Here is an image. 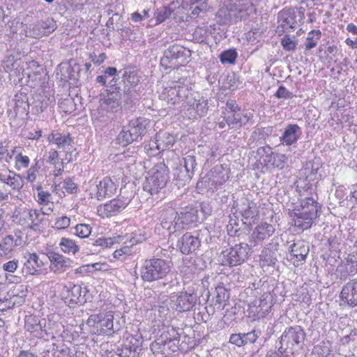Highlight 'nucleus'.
Here are the masks:
<instances>
[{
	"label": "nucleus",
	"mask_w": 357,
	"mask_h": 357,
	"mask_svg": "<svg viewBox=\"0 0 357 357\" xmlns=\"http://www.w3.org/2000/svg\"><path fill=\"white\" fill-rule=\"evenodd\" d=\"M321 205L313 197H305L301 202V208H296L291 214L294 225L305 230L310 229L314 220L319 216Z\"/></svg>",
	"instance_id": "f257e3e1"
},
{
	"label": "nucleus",
	"mask_w": 357,
	"mask_h": 357,
	"mask_svg": "<svg viewBox=\"0 0 357 357\" xmlns=\"http://www.w3.org/2000/svg\"><path fill=\"white\" fill-rule=\"evenodd\" d=\"M13 218L20 225L37 234L43 231L45 220L40 210L26 207H16Z\"/></svg>",
	"instance_id": "f03ea898"
},
{
	"label": "nucleus",
	"mask_w": 357,
	"mask_h": 357,
	"mask_svg": "<svg viewBox=\"0 0 357 357\" xmlns=\"http://www.w3.org/2000/svg\"><path fill=\"white\" fill-rule=\"evenodd\" d=\"M305 337L306 333L301 326L287 327L280 337V347L278 351L282 354H293L303 349Z\"/></svg>",
	"instance_id": "7ed1b4c3"
},
{
	"label": "nucleus",
	"mask_w": 357,
	"mask_h": 357,
	"mask_svg": "<svg viewBox=\"0 0 357 357\" xmlns=\"http://www.w3.org/2000/svg\"><path fill=\"white\" fill-rule=\"evenodd\" d=\"M170 270L169 261L161 258H152L144 261L140 275L143 281L151 282L164 278Z\"/></svg>",
	"instance_id": "20e7f679"
},
{
	"label": "nucleus",
	"mask_w": 357,
	"mask_h": 357,
	"mask_svg": "<svg viewBox=\"0 0 357 357\" xmlns=\"http://www.w3.org/2000/svg\"><path fill=\"white\" fill-rule=\"evenodd\" d=\"M191 56V51L178 44L169 46L163 52L160 66L165 70H172L185 66Z\"/></svg>",
	"instance_id": "39448f33"
},
{
	"label": "nucleus",
	"mask_w": 357,
	"mask_h": 357,
	"mask_svg": "<svg viewBox=\"0 0 357 357\" xmlns=\"http://www.w3.org/2000/svg\"><path fill=\"white\" fill-rule=\"evenodd\" d=\"M169 169L164 162L156 164L149 172L143 183L144 190L151 195L158 194L169 181Z\"/></svg>",
	"instance_id": "423d86ee"
},
{
	"label": "nucleus",
	"mask_w": 357,
	"mask_h": 357,
	"mask_svg": "<svg viewBox=\"0 0 357 357\" xmlns=\"http://www.w3.org/2000/svg\"><path fill=\"white\" fill-rule=\"evenodd\" d=\"M209 231L204 227L192 232L185 233L178 239L176 247L183 255H190L197 250L202 242H207Z\"/></svg>",
	"instance_id": "0eeeda50"
},
{
	"label": "nucleus",
	"mask_w": 357,
	"mask_h": 357,
	"mask_svg": "<svg viewBox=\"0 0 357 357\" xmlns=\"http://www.w3.org/2000/svg\"><path fill=\"white\" fill-rule=\"evenodd\" d=\"M86 324L90 327L91 333L96 335H110L119 330L114 326V315L112 312L91 314Z\"/></svg>",
	"instance_id": "6e6552de"
},
{
	"label": "nucleus",
	"mask_w": 357,
	"mask_h": 357,
	"mask_svg": "<svg viewBox=\"0 0 357 357\" xmlns=\"http://www.w3.org/2000/svg\"><path fill=\"white\" fill-rule=\"evenodd\" d=\"M251 248L247 243L236 244L222 251L219 256V261L223 266H236L243 263L248 258Z\"/></svg>",
	"instance_id": "1a4fd4ad"
},
{
	"label": "nucleus",
	"mask_w": 357,
	"mask_h": 357,
	"mask_svg": "<svg viewBox=\"0 0 357 357\" xmlns=\"http://www.w3.org/2000/svg\"><path fill=\"white\" fill-rule=\"evenodd\" d=\"M143 339L141 334L130 335L116 350L107 351L106 357H137L142 351Z\"/></svg>",
	"instance_id": "9d476101"
},
{
	"label": "nucleus",
	"mask_w": 357,
	"mask_h": 357,
	"mask_svg": "<svg viewBox=\"0 0 357 357\" xmlns=\"http://www.w3.org/2000/svg\"><path fill=\"white\" fill-rule=\"evenodd\" d=\"M89 291L86 287L70 283L63 287L61 296L63 302L70 307L83 305L86 303Z\"/></svg>",
	"instance_id": "9b49d317"
},
{
	"label": "nucleus",
	"mask_w": 357,
	"mask_h": 357,
	"mask_svg": "<svg viewBox=\"0 0 357 357\" xmlns=\"http://www.w3.org/2000/svg\"><path fill=\"white\" fill-rule=\"evenodd\" d=\"M229 179V169L227 165L214 166L207 174L198 181L197 185L208 188L213 191L222 185Z\"/></svg>",
	"instance_id": "f8f14e48"
},
{
	"label": "nucleus",
	"mask_w": 357,
	"mask_h": 357,
	"mask_svg": "<svg viewBox=\"0 0 357 357\" xmlns=\"http://www.w3.org/2000/svg\"><path fill=\"white\" fill-rule=\"evenodd\" d=\"M204 213L203 218H206V213L203 204L197 205H189L182 208L179 211L176 212L178 215L177 221H179L181 229H189L195 227L200 222L199 212Z\"/></svg>",
	"instance_id": "ddd939ff"
},
{
	"label": "nucleus",
	"mask_w": 357,
	"mask_h": 357,
	"mask_svg": "<svg viewBox=\"0 0 357 357\" xmlns=\"http://www.w3.org/2000/svg\"><path fill=\"white\" fill-rule=\"evenodd\" d=\"M82 72L83 68L81 65L76 63L75 60H70L68 64H65L61 68V79L72 86H77L81 84L80 78Z\"/></svg>",
	"instance_id": "4468645a"
},
{
	"label": "nucleus",
	"mask_w": 357,
	"mask_h": 357,
	"mask_svg": "<svg viewBox=\"0 0 357 357\" xmlns=\"http://www.w3.org/2000/svg\"><path fill=\"white\" fill-rule=\"evenodd\" d=\"M176 296V300L173 301L175 310L180 312L193 310L199 298L194 289L182 291L177 294Z\"/></svg>",
	"instance_id": "2eb2a0df"
},
{
	"label": "nucleus",
	"mask_w": 357,
	"mask_h": 357,
	"mask_svg": "<svg viewBox=\"0 0 357 357\" xmlns=\"http://www.w3.org/2000/svg\"><path fill=\"white\" fill-rule=\"evenodd\" d=\"M309 251V245L306 242L298 241L290 245L287 259L292 261L294 266H298L305 261Z\"/></svg>",
	"instance_id": "dca6fc26"
},
{
	"label": "nucleus",
	"mask_w": 357,
	"mask_h": 357,
	"mask_svg": "<svg viewBox=\"0 0 357 357\" xmlns=\"http://www.w3.org/2000/svg\"><path fill=\"white\" fill-rule=\"evenodd\" d=\"M14 107L13 111L10 109L8 115L11 118H26L29 112V98L25 93H18L15 96L13 99Z\"/></svg>",
	"instance_id": "f3484780"
},
{
	"label": "nucleus",
	"mask_w": 357,
	"mask_h": 357,
	"mask_svg": "<svg viewBox=\"0 0 357 357\" xmlns=\"http://www.w3.org/2000/svg\"><path fill=\"white\" fill-rule=\"evenodd\" d=\"M337 277L345 281L350 275H354L357 272V256L354 254H349L347 257L341 261L337 269Z\"/></svg>",
	"instance_id": "a211bd4d"
},
{
	"label": "nucleus",
	"mask_w": 357,
	"mask_h": 357,
	"mask_svg": "<svg viewBox=\"0 0 357 357\" xmlns=\"http://www.w3.org/2000/svg\"><path fill=\"white\" fill-rule=\"evenodd\" d=\"M57 28L56 22L53 18L47 17L45 20H40L33 24L29 29L30 36L39 38L54 32Z\"/></svg>",
	"instance_id": "6ab92c4d"
},
{
	"label": "nucleus",
	"mask_w": 357,
	"mask_h": 357,
	"mask_svg": "<svg viewBox=\"0 0 357 357\" xmlns=\"http://www.w3.org/2000/svg\"><path fill=\"white\" fill-rule=\"evenodd\" d=\"M134 196V194L130 192L129 196L123 199L124 197L121 194L117 199H114L105 204L103 208L105 215L107 216H112L120 213L130 204Z\"/></svg>",
	"instance_id": "aec40b11"
},
{
	"label": "nucleus",
	"mask_w": 357,
	"mask_h": 357,
	"mask_svg": "<svg viewBox=\"0 0 357 357\" xmlns=\"http://www.w3.org/2000/svg\"><path fill=\"white\" fill-rule=\"evenodd\" d=\"M272 298L270 294H264L259 300L255 301L252 305L250 306L251 312L258 318L265 317L273 306Z\"/></svg>",
	"instance_id": "412c9836"
},
{
	"label": "nucleus",
	"mask_w": 357,
	"mask_h": 357,
	"mask_svg": "<svg viewBox=\"0 0 357 357\" xmlns=\"http://www.w3.org/2000/svg\"><path fill=\"white\" fill-rule=\"evenodd\" d=\"M275 231V229L273 225L266 222L261 223L258 225L253 230L250 237L249 242L250 243L251 245L255 246L258 243L261 242L271 236L274 234Z\"/></svg>",
	"instance_id": "4be33fe9"
},
{
	"label": "nucleus",
	"mask_w": 357,
	"mask_h": 357,
	"mask_svg": "<svg viewBox=\"0 0 357 357\" xmlns=\"http://www.w3.org/2000/svg\"><path fill=\"white\" fill-rule=\"evenodd\" d=\"M340 297L350 307L357 305V278L350 280L342 287Z\"/></svg>",
	"instance_id": "5701e85b"
},
{
	"label": "nucleus",
	"mask_w": 357,
	"mask_h": 357,
	"mask_svg": "<svg viewBox=\"0 0 357 357\" xmlns=\"http://www.w3.org/2000/svg\"><path fill=\"white\" fill-rule=\"evenodd\" d=\"M178 215L176 212L172 209L163 211L161 215V226L166 229L169 234L181 229L179 221H177Z\"/></svg>",
	"instance_id": "b1692460"
},
{
	"label": "nucleus",
	"mask_w": 357,
	"mask_h": 357,
	"mask_svg": "<svg viewBox=\"0 0 357 357\" xmlns=\"http://www.w3.org/2000/svg\"><path fill=\"white\" fill-rule=\"evenodd\" d=\"M260 335L261 331L255 329L248 333H234L230 335L229 342L241 347L248 344L255 343Z\"/></svg>",
	"instance_id": "393cba45"
},
{
	"label": "nucleus",
	"mask_w": 357,
	"mask_h": 357,
	"mask_svg": "<svg viewBox=\"0 0 357 357\" xmlns=\"http://www.w3.org/2000/svg\"><path fill=\"white\" fill-rule=\"evenodd\" d=\"M24 257L26 259L24 264V269L25 270L26 273L29 275L40 274V268L45 264L43 259L45 257L43 256V258H41L36 253L30 252H27Z\"/></svg>",
	"instance_id": "a878e982"
},
{
	"label": "nucleus",
	"mask_w": 357,
	"mask_h": 357,
	"mask_svg": "<svg viewBox=\"0 0 357 357\" xmlns=\"http://www.w3.org/2000/svg\"><path fill=\"white\" fill-rule=\"evenodd\" d=\"M223 119L229 128L238 129L246 125L250 120V114L241 110L238 112L230 113L225 116Z\"/></svg>",
	"instance_id": "bb28decb"
},
{
	"label": "nucleus",
	"mask_w": 357,
	"mask_h": 357,
	"mask_svg": "<svg viewBox=\"0 0 357 357\" xmlns=\"http://www.w3.org/2000/svg\"><path fill=\"white\" fill-rule=\"evenodd\" d=\"M188 103L190 105L187 109L188 114L195 119L197 116H204L208 112V100L204 97H195L192 100H188Z\"/></svg>",
	"instance_id": "cd10ccee"
},
{
	"label": "nucleus",
	"mask_w": 357,
	"mask_h": 357,
	"mask_svg": "<svg viewBox=\"0 0 357 357\" xmlns=\"http://www.w3.org/2000/svg\"><path fill=\"white\" fill-rule=\"evenodd\" d=\"M47 257L50 261V268L54 273L64 272L70 266L71 261L57 252L50 251L47 253Z\"/></svg>",
	"instance_id": "c85d7f7f"
},
{
	"label": "nucleus",
	"mask_w": 357,
	"mask_h": 357,
	"mask_svg": "<svg viewBox=\"0 0 357 357\" xmlns=\"http://www.w3.org/2000/svg\"><path fill=\"white\" fill-rule=\"evenodd\" d=\"M301 134V128L297 124H289L284 128L280 141L282 144L291 146L299 139Z\"/></svg>",
	"instance_id": "c756f323"
},
{
	"label": "nucleus",
	"mask_w": 357,
	"mask_h": 357,
	"mask_svg": "<svg viewBox=\"0 0 357 357\" xmlns=\"http://www.w3.org/2000/svg\"><path fill=\"white\" fill-rule=\"evenodd\" d=\"M0 181L16 191H20L24 186L22 177L20 174L10 170L0 172Z\"/></svg>",
	"instance_id": "7c9ffc66"
},
{
	"label": "nucleus",
	"mask_w": 357,
	"mask_h": 357,
	"mask_svg": "<svg viewBox=\"0 0 357 357\" xmlns=\"http://www.w3.org/2000/svg\"><path fill=\"white\" fill-rule=\"evenodd\" d=\"M296 15L294 8H285L278 14V20L281 22L282 29H294L297 25Z\"/></svg>",
	"instance_id": "2f4dec72"
},
{
	"label": "nucleus",
	"mask_w": 357,
	"mask_h": 357,
	"mask_svg": "<svg viewBox=\"0 0 357 357\" xmlns=\"http://www.w3.org/2000/svg\"><path fill=\"white\" fill-rule=\"evenodd\" d=\"M119 75H121V82L123 86L129 88L130 89H135V88L140 82V77L136 70L130 68H126L119 71Z\"/></svg>",
	"instance_id": "473e14b6"
},
{
	"label": "nucleus",
	"mask_w": 357,
	"mask_h": 357,
	"mask_svg": "<svg viewBox=\"0 0 357 357\" xmlns=\"http://www.w3.org/2000/svg\"><path fill=\"white\" fill-rule=\"evenodd\" d=\"M96 198L100 200L114 195L116 188L115 183L109 177H105L96 185Z\"/></svg>",
	"instance_id": "72a5a7b5"
},
{
	"label": "nucleus",
	"mask_w": 357,
	"mask_h": 357,
	"mask_svg": "<svg viewBox=\"0 0 357 357\" xmlns=\"http://www.w3.org/2000/svg\"><path fill=\"white\" fill-rule=\"evenodd\" d=\"M150 125V120L145 117L134 118L129 121L128 126L130 130L141 139L147 132Z\"/></svg>",
	"instance_id": "f704fd0d"
},
{
	"label": "nucleus",
	"mask_w": 357,
	"mask_h": 357,
	"mask_svg": "<svg viewBox=\"0 0 357 357\" xmlns=\"http://www.w3.org/2000/svg\"><path fill=\"white\" fill-rule=\"evenodd\" d=\"M27 291V289L23 285L10 290L6 295L8 298V305H11L13 307L22 305L25 301Z\"/></svg>",
	"instance_id": "c9c22d12"
},
{
	"label": "nucleus",
	"mask_w": 357,
	"mask_h": 357,
	"mask_svg": "<svg viewBox=\"0 0 357 357\" xmlns=\"http://www.w3.org/2000/svg\"><path fill=\"white\" fill-rule=\"evenodd\" d=\"M193 176L190 174L181 164L173 172V182L178 188L183 187L189 183Z\"/></svg>",
	"instance_id": "e433bc0d"
},
{
	"label": "nucleus",
	"mask_w": 357,
	"mask_h": 357,
	"mask_svg": "<svg viewBox=\"0 0 357 357\" xmlns=\"http://www.w3.org/2000/svg\"><path fill=\"white\" fill-rule=\"evenodd\" d=\"M139 139L137 135L130 130L128 125L122 128L116 137L117 143L122 146H126L134 142H137Z\"/></svg>",
	"instance_id": "4c0bfd02"
},
{
	"label": "nucleus",
	"mask_w": 357,
	"mask_h": 357,
	"mask_svg": "<svg viewBox=\"0 0 357 357\" xmlns=\"http://www.w3.org/2000/svg\"><path fill=\"white\" fill-rule=\"evenodd\" d=\"M135 89H130L128 87L123 88V94L121 103H123V107L125 109H131L138 101L137 96L135 94Z\"/></svg>",
	"instance_id": "58836bf2"
},
{
	"label": "nucleus",
	"mask_w": 357,
	"mask_h": 357,
	"mask_svg": "<svg viewBox=\"0 0 357 357\" xmlns=\"http://www.w3.org/2000/svg\"><path fill=\"white\" fill-rule=\"evenodd\" d=\"M157 143L159 144V149L161 151L169 149L174 144L175 137L167 132H160L155 135Z\"/></svg>",
	"instance_id": "ea45409f"
},
{
	"label": "nucleus",
	"mask_w": 357,
	"mask_h": 357,
	"mask_svg": "<svg viewBox=\"0 0 357 357\" xmlns=\"http://www.w3.org/2000/svg\"><path fill=\"white\" fill-rule=\"evenodd\" d=\"M25 328L37 337L41 338L44 334H46L45 330L43 329L40 321L35 317H29L25 320Z\"/></svg>",
	"instance_id": "a19ab883"
},
{
	"label": "nucleus",
	"mask_w": 357,
	"mask_h": 357,
	"mask_svg": "<svg viewBox=\"0 0 357 357\" xmlns=\"http://www.w3.org/2000/svg\"><path fill=\"white\" fill-rule=\"evenodd\" d=\"M260 264L262 267L274 266L278 261L277 251L268 248H264L259 256Z\"/></svg>",
	"instance_id": "79ce46f5"
},
{
	"label": "nucleus",
	"mask_w": 357,
	"mask_h": 357,
	"mask_svg": "<svg viewBox=\"0 0 357 357\" xmlns=\"http://www.w3.org/2000/svg\"><path fill=\"white\" fill-rule=\"evenodd\" d=\"M49 140L55 143L59 149L68 148L71 146L73 139L70 134L62 135L59 132H52L48 137Z\"/></svg>",
	"instance_id": "37998d69"
},
{
	"label": "nucleus",
	"mask_w": 357,
	"mask_h": 357,
	"mask_svg": "<svg viewBox=\"0 0 357 357\" xmlns=\"http://www.w3.org/2000/svg\"><path fill=\"white\" fill-rule=\"evenodd\" d=\"M173 85L169 86V89L167 90V102L176 105L179 102L180 99L185 96L183 92V87L177 84L176 83H172Z\"/></svg>",
	"instance_id": "c03bdc74"
},
{
	"label": "nucleus",
	"mask_w": 357,
	"mask_h": 357,
	"mask_svg": "<svg viewBox=\"0 0 357 357\" xmlns=\"http://www.w3.org/2000/svg\"><path fill=\"white\" fill-rule=\"evenodd\" d=\"M100 96L102 97L101 100L112 108H117L121 105L122 94L116 93V92L110 91L102 93Z\"/></svg>",
	"instance_id": "a18cd8bd"
},
{
	"label": "nucleus",
	"mask_w": 357,
	"mask_h": 357,
	"mask_svg": "<svg viewBox=\"0 0 357 357\" xmlns=\"http://www.w3.org/2000/svg\"><path fill=\"white\" fill-rule=\"evenodd\" d=\"M184 333L183 328L175 327L174 326H169L166 328V330L160 335V337L162 340H181V335Z\"/></svg>",
	"instance_id": "49530a36"
},
{
	"label": "nucleus",
	"mask_w": 357,
	"mask_h": 357,
	"mask_svg": "<svg viewBox=\"0 0 357 357\" xmlns=\"http://www.w3.org/2000/svg\"><path fill=\"white\" fill-rule=\"evenodd\" d=\"M59 246L65 253L75 255L79 250V245L74 240L63 237L60 240Z\"/></svg>",
	"instance_id": "de8ad7c7"
},
{
	"label": "nucleus",
	"mask_w": 357,
	"mask_h": 357,
	"mask_svg": "<svg viewBox=\"0 0 357 357\" xmlns=\"http://www.w3.org/2000/svg\"><path fill=\"white\" fill-rule=\"evenodd\" d=\"M183 167L192 176H194L197 167L196 156L193 154H187L183 158Z\"/></svg>",
	"instance_id": "09e8293b"
},
{
	"label": "nucleus",
	"mask_w": 357,
	"mask_h": 357,
	"mask_svg": "<svg viewBox=\"0 0 357 357\" xmlns=\"http://www.w3.org/2000/svg\"><path fill=\"white\" fill-rule=\"evenodd\" d=\"M238 53L236 49L224 50L219 55L220 61L222 64H234L236 62Z\"/></svg>",
	"instance_id": "8fccbe9b"
},
{
	"label": "nucleus",
	"mask_w": 357,
	"mask_h": 357,
	"mask_svg": "<svg viewBox=\"0 0 357 357\" xmlns=\"http://www.w3.org/2000/svg\"><path fill=\"white\" fill-rule=\"evenodd\" d=\"M14 237L8 235L0 242V256L3 257L8 255L14 247Z\"/></svg>",
	"instance_id": "3c124183"
},
{
	"label": "nucleus",
	"mask_w": 357,
	"mask_h": 357,
	"mask_svg": "<svg viewBox=\"0 0 357 357\" xmlns=\"http://www.w3.org/2000/svg\"><path fill=\"white\" fill-rule=\"evenodd\" d=\"M321 32L320 30H312L307 34L305 43V51L310 50L315 47L317 45V41L320 39Z\"/></svg>",
	"instance_id": "603ef678"
},
{
	"label": "nucleus",
	"mask_w": 357,
	"mask_h": 357,
	"mask_svg": "<svg viewBox=\"0 0 357 357\" xmlns=\"http://www.w3.org/2000/svg\"><path fill=\"white\" fill-rule=\"evenodd\" d=\"M215 303L220 305L225 304L230 296V293L223 285L219 284L215 288Z\"/></svg>",
	"instance_id": "864d4df0"
},
{
	"label": "nucleus",
	"mask_w": 357,
	"mask_h": 357,
	"mask_svg": "<svg viewBox=\"0 0 357 357\" xmlns=\"http://www.w3.org/2000/svg\"><path fill=\"white\" fill-rule=\"evenodd\" d=\"M172 12L173 10L169 6H162L158 8L154 13L156 23L160 24L165 22L171 16Z\"/></svg>",
	"instance_id": "5fc2aeb1"
},
{
	"label": "nucleus",
	"mask_w": 357,
	"mask_h": 357,
	"mask_svg": "<svg viewBox=\"0 0 357 357\" xmlns=\"http://www.w3.org/2000/svg\"><path fill=\"white\" fill-rule=\"evenodd\" d=\"M273 153L270 146H261L257 150V154L263 158L264 162L266 164L271 163Z\"/></svg>",
	"instance_id": "6e6d98bb"
},
{
	"label": "nucleus",
	"mask_w": 357,
	"mask_h": 357,
	"mask_svg": "<svg viewBox=\"0 0 357 357\" xmlns=\"http://www.w3.org/2000/svg\"><path fill=\"white\" fill-rule=\"evenodd\" d=\"M165 340H162L160 337L157 338L155 341L151 343L150 346V349L153 354H161V355H167V352L166 351L165 345L163 342Z\"/></svg>",
	"instance_id": "4d7b16f0"
},
{
	"label": "nucleus",
	"mask_w": 357,
	"mask_h": 357,
	"mask_svg": "<svg viewBox=\"0 0 357 357\" xmlns=\"http://www.w3.org/2000/svg\"><path fill=\"white\" fill-rule=\"evenodd\" d=\"M287 161V157L284 154L273 153L271 162L274 167L282 169L285 167Z\"/></svg>",
	"instance_id": "13d9d810"
},
{
	"label": "nucleus",
	"mask_w": 357,
	"mask_h": 357,
	"mask_svg": "<svg viewBox=\"0 0 357 357\" xmlns=\"http://www.w3.org/2000/svg\"><path fill=\"white\" fill-rule=\"evenodd\" d=\"M181 340H168L163 342L165 345L166 351L167 352V355L171 354L172 352H175L177 350H183L185 349L184 345L183 343H180Z\"/></svg>",
	"instance_id": "bf43d9fd"
},
{
	"label": "nucleus",
	"mask_w": 357,
	"mask_h": 357,
	"mask_svg": "<svg viewBox=\"0 0 357 357\" xmlns=\"http://www.w3.org/2000/svg\"><path fill=\"white\" fill-rule=\"evenodd\" d=\"M144 149L146 153L151 156H155L162 152L159 149V144L157 143L155 137L153 140H151L149 143L145 144Z\"/></svg>",
	"instance_id": "052dcab7"
},
{
	"label": "nucleus",
	"mask_w": 357,
	"mask_h": 357,
	"mask_svg": "<svg viewBox=\"0 0 357 357\" xmlns=\"http://www.w3.org/2000/svg\"><path fill=\"white\" fill-rule=\"evenodd\" d=\"M16 169L20 170L22 168H27L30 163L29 158L20 151L15 157Z\"/></svg>",
	"instance_id": "680f3d73"
},
{
	"label": "nucleus",
	"mask_w": 357,
	"mask_h": 357,
	"mask_svg": "<svg viewBox=\"0 0 357 357\" xmlns=\"http://www.w3.org/2000/svg\"><path fill=\"white\" fill-rule=\"evenodd\" d=\"M242 110L241 107L236 103V100H228L226 102V106L222 109V117L227 116L230 113L238 112Z\"/></svg>",
	"instance_id": "e2e57ef3"
},
{
	"label": "nucleus",
	"mask_w": 357,
	"mask_h": 357,
	"mask_svg": "<svg viewBox=\"0 0 357 357\" xmlns=\"http://www.w3.org/2000/svg\"><path fill=\"white\" fill-rule=\"evenodd\" d=\"M75 234L79 238H87L91 234V227L86 224H78L75 227Z\"/></svg>",
	"instance_id": "0e129e2a"
},
{
	"label": "nucleus",
	"mask_w": 357,
	"mask_h": 357,
	"mask_svg": "<svg viewBox=\"0 0 357 357\" xmlns=\"http://www.w3.org/2000/svg\"><path fill=\"white\" fill-rule=\"evenodd\" d=\"M281 45L285 51H294L296 48L297 40H292L289 35L285 34L281 40Z\"/></svg>",
	"instance_id": "69168bd1"
},
{
	"label": "nucleus",
	"mask_w": 357,
	"mask_h": 357,
	"mask_svg": "<svg viewBox=\"0 0 357 357\" xmlns=\"http://www.w3.org/2000/svg\"><path fill=\"white\" fill-rule=\"evenodd\" d=\"M50 99L45 96H40L38 100H34L33 108L37 113L43 112L49 105Z\"/></svg>",
	"instance_id": "338daca9"
},
{
	"label": "nucleus",
	"mask_w": 357,
	"mask_h": 357,
	"mask_svg": "<svg viewBox=\"0 0 357 357\" xmlns=\"http://www.w3.org/2000/svg\"><path fill=\"white\" fill-rule=\"evenodd\" d=\"M101 243L102 237L98 238L96 239L90 238L86 243V249L89 250V252L92 253L99 252Z\"/></svg>",
	"instance_id": "774afa93"
}]
</instances>
